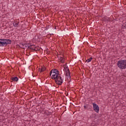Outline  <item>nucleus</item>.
<instances>
[{
    "label": "nucleus",
    "mask_w": 126,
    "mask_h": 126,
    "mask_svg": "<svg viewBox=\"0 0 126 126\" xmlns=\"http://www.w3.org/2000/svg\"><path fill=\"white\" fill-rule=\"evenodd\" d=\"M50 76L52 79L55 80V82L58 85H62L63 82L58 69H52L50 72Z\"/></svg>",
    "instance_id": "f257e3e1"
},
{
    "label": "nucleus",
    "mask_w": 126,
    "mask_h": 126,
    "mask_svg": "<svg viewBox=\"0 0 126 126\" xmlns=\"http://www.w3.org/2000/svg\"><path fill=\"white\" fill-rule=\"evenodd\" d=\"M117 66L120 69H126V60H120L117 62Z\"/></svg>",
    "instance_id": "f03ea898"
},
{
    "label": "nucleus",
    "mask_w": 126,
    "mask_h": 126,
    "mask_svg": "<svg viewBox=\"0 0 126 126\" xmlns=\"http://www.w3.org/2000/svg\"><path fill=\"white\" fill-rule=\"evenodd\" d=\"M8 44H11V40L7 39H0V47L7 46Z\"/></svg>",
    "instance_id": "7ed1b4c3"
},
{
    "label": "nucleus",
    "mask_w": 126,
    "mask_h": 126,
    "mask_svg": "<svg viewBox=\"0 0 126 126\" xmlns=\"http://www.w3.org/2000/svg\"><path fill=\"white\" fill-rule=\"evenodd\" d=\"M29 49H30L32 52H37V51H39V47L35 46V45H32L29 46Z\"/></svg>",
    "instance_id": "20e7f679"
},
{
    "label": "nucleus",
    "mask_w": 126,
    "mask_h": 126,
    "mask_svg": "<svg viewBox=\"0 0 126 126\" xmlns=\"http://www.w3.org/2000/svg\"><path fill=\"white\" fill-rule=\"evenodd\" d=\"M93 106L94 111H95L96 113H99V106L95 103H93Z\"/></svg>",
    "instance_id": "39448f33"
},
{
    "label": "nucleus",
    "mask_w": 126,
    "mask_h": 126,
    "mask_svg": "<svg viewBox=\"0 0 126 126\" xmlns=\"http://www.w3.org/2000/svg\"><path fill=\"white\" fill-rule=\"evenodd\" d=\"M65 70V74L66 76H70V73H69V69H68V67H66Z\"/></svg>",
    "instance_id": "423d86ee"
},
{
    "label": "nucleus",
    "mask_w": 126,
    "mask_h": 126,
    "mask_svg": "<svg viewBox=\"0 0 126 126\" xmlns=\"http://www.w3.org/2000/svg\"><path fill=\"white\" fill-rule=\"evenodd\" d=\"M13 25L14 27H18V25H19V21H15L13 23Z\"/></svg>",
    "instance_id": "0eeeda50"
},
{
    "label": "nucleus",
    "mask_w": 126,
    "mask_h": 126,
    "mask_svg": "<svg viewBox=\"0 0 126 126\" xmlns=\"http://www.w3.org/2000/svg\"><path fill=\"white\" fill-rule=\"evenodd\" d=\"M11 80H12V81H15L16 82H17L18 81V77H11Z\"/></svg>",
    "instance_id": "6e6552de"
},
{
    "label": "nucleus",
    "mask_w": 126,
    "mask_h": 126,
    "mask_svg": "<svg viewBox=\"0 0 126 126\" xmlns=\"http://www.w3.org/2000/svg\"><path fill=\"white\" fill-rule=\"evenodd\" d=\"M103 21H110V18H108L107 17H104L102 18Z\"/></svg>",
    "instance_id": "1a4fd4ad"
},
{
    "label": "nucleus",
    "mask_w": 126,
    "mask_h": 126,
    "mask_svg": "<svg viewBox=\"0 0 126 126\" xmlns=\"http://www.w3.org/2000/svg\"><path fill=\"white\" fill-rule=\"evenodd\" d=\"M46 70V67L45 66H42L40 70H39L40 72H43Z\"/></svg>",
    "instance_id": "9d476101"
},
{
    "label": "nucleus",
    "mask_w": 126,
    "mask_h": 126,
    "mask_svg": "<svg viewBox=\"0 0 126 126\" xmlns=\"http://www.w3.org/2000/svg\"><path fill=\"white\" fill-rule=\"evenodd\" d=\"M59 61L60 63H64V58L63 57H61L60 59H59Z\"/></svg>",
    "instance_id": "9b49d317"
},
{
    "label": "nucleus",
    "mask_w": 126,
    "mask_h": 126,
    "mask_svg": "<svg viewBox=\"0 0 126 126\" xmlns=\"http://www.w3.org/2000/svg\"><path fill=\"white\" fill-rule=\"evenodd\" d=\"M92 60H93V58H92V57H91L90 58H89L87 60V62H88V63H90V62H91Z\"/></svg>",
    "instance_id": "f8f14e48"
},
{
    "label": "nucleus",
    "mask_w": 126,
    "mask_h": 126,
    "mask_svg": "<svg viewBox=\"0 0 126 126\" xmlns=\"http://www.w3.org/2000/svg\"><path fill=\"white\" fill-rule=\"evenodd\" d=\"M123 26L125 29H126V22L123 24Z\"/></svg>",
    "instance_id": "ddd939ff"
},
{
    "label": "nucleus",
    "mask_w": 126,
    "mask_h": 126,
    "mask_svg": "<svg viewBox=\"0 0 126 126\" xmlns=\"http://www.w3.org/2000/svg\"><path fill=\"white\" fill-rule=\"evenodd\" d=\"M84 109H86V106H84Z\"/></svg>",
    "instance_id": "4468645a"
}]
</instances>
